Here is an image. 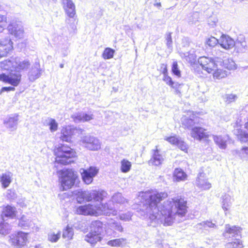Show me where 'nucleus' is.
Returning a JSON list of instances; mask_svg holds the SVG:
<instances>
[{"label":"nucleus","mask_w":248,"mask_h":248,"mask_svg":"<svg viewBox=\"0 0 248 248\" xmlns=\"http://www.w3.org/2000/svg\"><path fill=\"white\" fill-rule=\"evenodd\" d=\"M75 194L76 196L77 200L80 203L85 202H101L105 197L103 191L97 190H93L88 192L78 191ZM108 209V207L107 204L100 203L98 205H94L88 203L78 207L76 211L78 215L96 216L100 212L105 211Z\"/></svg>","instance_id":"nucleus-1"},{"label":"nucleus","mask_w":248,"mask_h":248,"mask_svg":"<svg viewBox=\"0 0 248 248\" xmlns=\"http://www.w3.org/2000/svg\"><path fill=\"white\" fill-rule=\"evenodd\" d=\"M187 201L184 198H171L162 206L159 212L165 225L172 224L176 217H185L188 212Z\"/></svg>","instance_id":"nucleus-2"},{"label":"nucleus","mask_w":248,"mask_h":248,"mask_svg":"<svg viewBox=\"0 0 248 248\" xmlns=\"http://www.w3.org/2000/svg\"><path fill=\"white\" fill-rule=\"evenodd\" d=\"M53 154L55 156L54 162L62 166H67L74 163L75 159L78 156L74 149L63 143L55 146Z\"/></svg>","instance_id":"nucleus-3"},{"label":"nucleus","mask_w":248,"mask_h":248,"mask_svg":"<svg viewBox=\"0 0 248 248\" xmlns=\"http://www.w3.org/2000/svg\"><path fill=\"white\" fill-rule=\"evenodd\" d=\"M198 62L202 68L208 73L212 74L215 79H219L227 76L226 71L218 67V64L214 59L201 57Z\"/></svg>","instance_id":"nucleus-4"},{"label":"nucleus","mask_w":248,"mask_h":248,"mask_svg":"<svg viewBox=\"0 0 248 248\" xmlns=\"http://www.w3.org/2000/svg\"><path fill=\"white\" fill-rule=\"evenodd\" d=\"M59 178V187L61 191H65L72 188L78 179V175L72 169H66L60 171Z\"/></svg>","instance_id":"nucleus-5"},{"label":"nucleus","mask_w":248,"mask_h":248,"mask_svg":"<svg viewBox=\"0 0 248 248\" xmlns=\"http://www.w3.org/2000/svg\"><path fill=\"white\" fill-rule=\"evenodd\" d=\"M90 231L85 236V241L92 246H95L103 240L102 232L103 223L100 221L95 220L92 222Z\"/></svg>","instance_id":"nucleus-6"},{"label":"nucleus","mask_w":248,"mask_h":248,"mask_svg":"<svg viewBox=\"0 0 248 248\" xmlns=\"http://www.w3.org/2000/svg\"><path fill=\"white\" fill-rule=\"evenodd\" d=\"M21 80V75L17 72H10L8 75L4 73L0 74V81L9 84L14 87L18 86L20 83Z\"/></svg>","instance_id":"nucleus-7"},{"label":"nucleus","mask_w":248,"mask_h":248,"mask_svg":"<svg viewBox=\"0 0 248 248\" xmlns=\"http://www.w3.org/2000/svg\"><path fill=\"white\" fill-rule=\"evenodd\" d=\"M28 233L21 231L12 234L10 239V243L16 248H21L27 244L28 241Z\"/></svg>","instance_id":"nucleus-8"},{"label":"nucleus","mask_w":248,"mask_h":248,"mask_svg":"<svg viewBox=\"0 0 248 248\" xmlns=\"http://www.w3.org/2000/svg\"><path fill=\"white\" fill-rule=\"evenodd\" d=\"M168 197L166 192H157L150 195L145 205L152 208L157 207L158 204Z\"/></svg>","instance_id":"nucleus-9"},{"label":"nucleus","mask_w":248,"mask_h":248,"mask_svg":"<svg viewBox=\"0 0 248 248\" xmlns=\"http://www.w3.org/2000/svg\"><path fill=\"white\" fill-rule=\"evenodd\" d=\"M77 131L76 128L69 125L62 127L61 130L60 140L63 142L71 143L72 138Z\"/></svg>","instance_id":"nucleus-10"},{"label":"nucleus","mask_w":248,"mask_h":248,"mask_svg":"<svg viewBox=\"0 0 248 248\" xmlns=\"http://www.w3.org/2000/svg\"><path fill=\"white\" fill-rule=\"evenodd\" d=\"M191 136L195 140H207L210 137L206 132V129L200 126H195L191 128Z\"/></svg>","instance_id":"nucleus-11"},{"label":"nucleus","mask_w":248,"mask_h":248,"mask_svg":"<svg viewBox=\"0 0 248 248\" xmlns=\"http://www.w3.org/2000/svg\"><path fill=\"white\" fill-rule=\"evenodd\" d=\"M98 170L95 167H90L83 170L81 175L83 182L86 184H90L93 181V178L97 174Z\"/></svg>","instance_id":"nucleus-12"},{"label":"nucleus","mask_w":248,"mask_h":248,"mask_svg":"<svg viewBox=\"0 0 248 248\" xmlns=\"http://www.w3.org/2000/svg\"><path fill=\"white\" fill-rule=\"evenodd\" d=\"M219 45L225 49H230L235 46L234 40L228 35L222 34L219 40Z\"/></svg>","instance_id":"nucleus-13"},{"label":"nucleus","mask_w":248,"mask_h":248,"mask_svg":"<svg viewBox=\"0 0 248 248\" xmlns=\"http://www.w3.org/2000/svg\"><path fill=\"white\" fill-rule=\"evenodd\" d=\"M63 8L67 16L74 18L76 16L75 6L71 0H62Z\"/></svg>","instance_id":"nucleus-14"},{"label":"nucleus","mask_w":248,"mask_h":248,"mask_svg":"<svg viewBox=\"0 0 248 248\" xmlns=\"http://www.w3.org/2000/svg\"><path fill=\"white\" fill-rule=\"evenodd\" d=\"M163 158L162 155L159 153V151L156 146L155 148L153 150V155L148 161V164L150 165L158 166L162 164Z\"/></svg>","instance_id":"nucleus-15"},{"label":"nucleus","mask_w":248,"mask_h":248,"mask_svg":"<svg viewBox=\"0 0 248 248\" xmlns=\"http://www.w3.org/2000/svg\"><path fill=\"white\" fill-rule=\"evenodd\" d=\"M196 185L201 190H208L211 187V184L202 174L197 178Z\"/></svg>","instance_id":"nucleus-16"},{"label":"nucleus","mask_w":248,"mask_h":248,"mask_svg":"<svg viewBox=\"0 0 248 248\" xmlns=\"http://www.w3.org/2000/svg\"><path fill=\"white\" fill-rule=\"evenodd\" d=\"M187 175L186 173L181 168H175L172 174L174 181L179 182L186 180Z\"/></svg>","instance_id":"nucleus-17"},{"label":"nucleus","mask_w":248,"mask_h":248,"mask_svg":"<svg viewBox=\"0 0 248 248\" xmlns=\"http://www.w3.org/2000/svg\"><path fill=\"white\" fill-rule=\"evenodd\" d=\"M198 114V113H192L189 118L185 117L184 118L182 124L185 128H188L191 125L195 124L194 121H197L199 118L197 116Z\"/></svg>","instance_id":"nucleus-18"},{"label":"nucleus","mask_w":248,"mask_h":248,"mask_svg":"<svg viewBox=\"0 0 248 248\" xmlns=\"http://www.w3.org/2000/svg\"><path fill=\"white\" fill-rule=\"evenodd\" d=\"M2 215L4 217L13 218L16 217V211L15 208L10 205H7L3 207Z\"/></svg>","instance_id":"nucleus-19"},{"label":"nucleus","mask_w":248,"mask_h":248,"mask_svg":"<svg viewBox=\"0 0 248 248\" xmlns=\"http://www.w3.org/2000/svg\"><path fill=\"white\" fill-rule=\"evenodd\" d=\"M163 80L168 85L174 89L176 93H180V91L179 90V87L181 84L178 83H175L172 80V78L168 75L163 76Z\"/></svg>","instance_id":"nucleus-20"},{"label":"nucleus","mask_w":248,"mask_h":248,"mask_svg":"<svg viewBox=\"0 0 248 248\" xmlns=\"http://www.w3.org/2000/svg\"><path fill=\"white\" fill-rule=\"evenodd\" d=\"M242 230V229L239 226L235 225L231 226L229 224H227L226 225L224 232L225 233L233 234L234 235H235L241 233ZM240 236L241 237V234H240Z\"/></svg>","instance_id":"nucleus-21"},{"label":"nucleus","mask_w":248,"mask_h":248,"mask_svg":"<svg viewBox=\"0 0 248 248\" xmlns=\"http://www.w3.org/2000/svg\"><path fill=\"white\" fill-rule=\"evenodd\" d=\"M12 174L9 172L8 173H3L0 177V181L2 186L4 188L7 187L12 182Z\"/></svg>","instance_id":"nucleus-22"},{"label":"nucleus","mask_w":248,"mask_h":248,"mask_svg":"<svg viewBox=\"0 0 248 248\" xmlns=\"http://www.w3.org/2000/svg\"><path fill=\"white\" fill-rule=\"evenodd\" d=\"M12 48V43L8 41L7 43H0V57L6 55Z\"/></svg>","instance_id":"nucleus-23"},{"label":"nucleus","mask_w":248,"mask_h":248,"mask_svg":"<svg viewBox=\"0 0 248 248\" xmlns=\"http://www.w3.org/2000/svg\"><path fill=\"white\" fill-rule=\"evenodd\" d=\"M132 163L126 159H123L121 161L120 170L123 173H127L131 169Z\"/></svg>","instance_id":"nucleus-24"},{"label":"nucleus","mask_w":248,"mask_h":248,"mask_svg":"<svg viewBox=\"0 0 248 248\" xmlns=\"http://www.w3.org/2000/svg\"><path fill=\"white\" fill-rule=\"evenodd\" d=\"M125 241L124 238H116L108 241L107 244L111 247H122Z\"/></svg>","instance_id":"nucleus-25"},{"label":"nucleus","mask_w":248,"mask_h":248,"mask_svg":"<svg viewBox=\"0 0 248 248\" xmlns=\"http://www.w3.org/2000/svg\"><path fill=\"white\" fill-rule=\"evenodd\" d=\"M221 67V69L223 70H224V69L231 70L236 68L235 62L232 60L230 59L224 61Z\"/></svg>","instance_id":"nucleus-26"},{"label":"nucleus","mask_w":248,"mask_h":248,"mask_svg":"<svg viewBox=\"0 0 248 248\" xmlns=\"http://www.w3.org/2000/svg\"><path fill=\"white\" fill-rule=\"evenodd\" d=\"M213 140L215 142L221 149H225L227 147L226 141L223 139L220 136H213Z\"/></svg>","instance_id":"nucleus-27"},{"label":"nucleus","mask_w":248,"mask_h":248,"mask_svg":"<svg viewBox=\"0 0 248 248\" xmlns=\"http://www.w3.org/2000/svg\"><path fill=\"white\" fill-rule=\"evenodd\" d=\"M74 232L72 227L67 226L63 230L62 237L68 240H71L73 238Z\"/></svg>","instance_id":"nucleus-28"},{"label":"nucleus","mask_w":248,"mask_h":248,"mask_svg":"<svg viewBox=\"0 0 248 248\" xmlns=\"http://www.w3.org/2000/svg\"><path fill=\"white\" fill-rule=\"evenodd\" d=\"M114 53V49L110 47H107L105 48L102 56L104 59H110L113 58Z\"/></svg>","instance_id":"nucleus-29"},{"label":"nucleus","mask_w":248,"mask_h":248,"mask_svg":"<svg viewBox=\"0 0 248 248\" xmlns=\"http://www.w3.org/2000/svg\"><path fill=\"white\" fill-rule=\"evenodd\" d=\"M236 136L241 142L248 143V133L240 129L238 130Z\"/></svg>","instance_id":"nucleus-30"},{"label":"nucleus","mask_w":248,"mask_h":248,"mask_svg":"<svg viewBox=\"0 0 248 248\" xmlns=\"http://www.w3.org/2000/svg\"><path fill=\"white\" fill-rule=\"evenodd\" d=\"M61 235V231H59L56 233L54 232H51L48 235V240L52 243L56 242L60 239Z\"/></svg>","instance_id":"nucleus-31"},{"label":"nucleus","mask_w":248,"mask_h":248,"mask_svg":"<svg viewBox=\"0 0 248 248\" xmlns=\"http://www.w3.org/2000/svg\"><path fill=\"white\" fill-rule=\"evenodd\" d=\"M232 248H242L244 246L243 241L239 239H235L234 241L227 244Z\"/></svg>","instance_id":"nucleus-32"},{"label":"nucleus","mask_w":248,"mask_h":248,"mask_svg":"<svg viewBox=\"0 0 248 248\" xmlns=\"http://www.w3.org/2000/svg\"><path fill=\"white\" fill-rule=\"evenodd\" d=\"M171 72L173 74L179 78L181 76V71L178 68V64L176 61L173 62L172 63Z\"/></svg>","instance_id":"nucleus-33"},{"label":"nucleus","mask_w":248,"mask_h":248,"mask_svg":"<svg viewBox=\"0 0 248 248\" xmlns=\"http://www.w3.org/2000/svg\"><path fill=\"white\" fill-rule=\"evenodd\" d=\"M206 44L210 47H214L219 44V40L214 36H211L206 41Z\"/></svg>","instance_id":"nucleus-34"},{"label":"nucleus","mask_w":248,"mask_h":248,"mask_svg":"<svg viewBox=\"0 0 248 248\" xmlns=\"http://www.w3.org/2000/svg\"><path fill=\"white\" fill-rule=\"evenodd\" d=\"M49 129L51 132H54L57 130L58 128V124L54 119H51L48 123Z\"/></svg>","instance_id":"nucleus-35"},{"label":"nucleus","mask_w":248,"mask_h":248,"mask_svg":"<svg viewBox=\"0 0 248 248\" xmlns=\"http://www.w3.org/2000/svg\"><path fill=\"white\" fill-rule=\"evenodd\" d=\"M165 140L171 144L175 145H177V144H179L180 141V140L176 136L167 137L165 139Z\"/></svg>","instance_id":"nucleus-36"},{"label":"nucleus","mask_w":248,"mask_h":248,"mask_svg":"<svg viewBox=\"0 0 248 248\" xmlns=\"http://www.w3.org/2000/svg\"><path fill=\"white\" fill-rule=\"evenodd\" d=\"M18 121V116L15 115L12 117H9L5 122L4 123L9 124L10 126L11 124H16Z\"/></svg>","instance_id":"nucleus-37"},{"label":"nucleus","mask_w":248,"mask_h":248,"mask_svg":"<svg viewBox=\"0 0 248 248\" xmlns=\"http://www.w3.org/2000/svg\"><path fill=\"white\" fill-rule=\"evenodd\" d=\"M30 65L29 61H23L20 62L18 65V68L21 70L27 69Z\"/></svg>","instance_id":"nucleus-38"},{"label":"nucleus","mask_w":248,"mask_h":248,"mask_svg":"<svg viewBox=\"0 0 248 248\" xmlns=\"http://www.w3.org/2000/svg\"><path fill=\"white\" fill-rule=\"evenodd\" d=\"M177 146H178V148L181 150L184 151L186 153L187 152L188 146L184 141L180 140L179 143V144H177Z\"/></svg>","instance_id":"nucleus-39"},{"label":"nucleus","mask_w":248,"mask_h":248,"mask_svg":"<svg viewBox=\"0 0 248 248\" xmlns=\"http://www.w3.org/2000/svg\"><path fill=\"white\" fill-rule=\"evenodd\" d=\"M218 19L215 17H211L209 18L208 24L212 27H214L217 25Z\"/></svg>","instance_id":"nucleus-40"},{"label":"nucleus","mask_w":248,"mask_h":248,"mask_svg":"<svg viewBox=\"0 0 248 248\" xmlns=\"http://www.w3.org/2000/svg\"><path fill=\"white\" fill-rule=\"evenodd\" d=\"M27 225V219L24 216H22L19 219L18 226L20 227H23Z\"/></svg>","instance_id":"nucleus-41"},{"label":"nucleus","mask_w":248,"mask_h":248,"mask_svg":"<svg viewBox=\"0 0 248 248\" xmlns=\"http://www.w3.org/2000/svg\"><path fill=\"white\" fill-rule=\"evenodd\" d=\"M93 119V115L89 114H84L80 116L79 120L83 122L89 121Z\"/></svg>","instance_id":"nucleus-42"},{"label":"nucleus","mask_w":248,"mask_h":248,"mask_svg":"<svg viewBox=\"0 0 248 248\" xmlns=\"http://www.w3.org/2000/svg\"><path fill=\"white\" fill-rule=\"evenodd\" d=\"M15 90V87L9 86V87H4L1 88L0 90V93H2L4 92H9V91H14Z\"/></svg>","instance_id":"nucleus-43"},{"label":"nucleus","mask_w":248,"mask_h":248,"mask_svg":"<svg viewBox=\"0 0 248 248\" xmlns=\"http://www.w3.org/2000/svg\"><path fill=\"white\" fill-rule=\"evenodd\" d=\"M161 68L162 69V74L164 76L168 75V70L167 64L166 63H162L161 64Z\"/></svg>","instance_id":"nucleus-44"},{"label":"nucleus","mask_w":248,"mask_h":248,"mask_svg":"<svg viewBox=\"0 0 248 248\" xmlns=\"http://www.w3.org/2000/svg\"><path fill=\"white\" fill-rule=\"evenodd\" d=\"M242 155L244 157H246L247 159H248V147H245L242 148Z\"/></svg>","instance_id":"nucleus-45"},{"label":"nucleus","mask_w":248,"mask_h":248,"mask_svg":"<svg viewBox=\"0 0 248 248\" xmlns=\"http://www.w3.org/2000/svg\"><path fill=\"white\" fill-rule=\"evenodd\" d=\"M159 248H170V245L168 244H159L158 245Z\"/></svg>","instance_id":"nucleus-46"},{"label":"nucleus","mask_w":248,"mask_h":248,"mask_svg":"<svg viewBox=\"0 0 248 248\" xmlns=\"http://www.w3.org/2000/svg\"><path fill=\"white\" fill-rule=\"evenodd\" d=\"M244 127L248 131V121L245 123Z\"/></svg>","instance_id":"nucleus-47"},{"label":"nucleus","mask_w":248,"mask_h":248,"mask_svg":"<svg viewBox=\"0 0 248 248\" xmlns=\"http://www.w3.org/2000/svg\"><path fill=\"white\" fill-rule=\"evenodd\" d=\"M168 40L170 42H171V37L170 34L168 36Z\"/></svg>","instance_id":"nucleus-48"},{"label":"nucleus","mask_w":248,"mask_h":248,"mask_svg":"<svg viewBox=\"0 0 248 248\" xmlns=\"http://www.w3.org/2000/svg\"><path fill=\"white\" fill-rule=\"evenodd\" d=\"M215 226V224L212 223L211 222V227H214Z\"/></svg>","instance_id":"nucleus-49"},{"label":"nucleus","mask_w":248,"mask_h":248,"mask_svg":"<svg viewBox=\"0 0 248 248\" xmlns=\"http://www.w3.org/2000/svg\"><path fill=\"white\" fill-rule=\"evenodd\" d=\"M159 5H160V3H159L158 4H157V6H159Z\"/></svg>","instance_id":"nucleus-50"},{"label":"nucleus","mask_w":248,"mask_h":248,"mask_svg":"<svg viewBox=\"0 0 248 248\" xmlns=\"http://www.w3.org/2000/svg\"><path fill=\"white\" fill-rule=\"evenodd\" d=\"M159 5H160V3H159L158 4H157V6H159Z\"/></svg>","instance_id":"nucleus-51"},{"label":"nucleus","mask_w":248,"mask_h":248,"mask_svg":"<svg viewBox=\"0 0 248 248\" xmlns=\"http://www.w3.org/2000/svg\"><path fill=\"white\" fill-rule=\"evenodd\" d=\"M61 67H63V65H61Z\"/></svg>","instance_id":"nucleus-52"},{"label":"nucleus","mask_w":248,"mask_h":248,"mask_svg":"<svg viewBox=\"0 0 248 248\" xmlns=\"http://www.w3.org/2000/svg\"><path fill=\"white\" fill-rule=\"evenodd\" d=\"M1 93H0V94H1Z\"/></svg>","instance_id":"nucleus-53"}]
</instances>
